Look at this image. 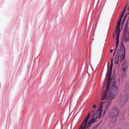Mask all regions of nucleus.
Masks as SVG:
<instances>
[{
  "mask_svg": "<svg viewBox=\"0 0 129 129\" xmlns=\"http://www.w3.org/2000/svg\"><path fill=\"white\" fill-rule=\"evenodd\" d=\"M127 65L125 63H123L121 66V70L122 71V74L123 75H124L125 73V71L126 70Z\"/></svg>",
  "mask_w": 129,
  "mask_h": 129,
  "instance_id": "6e6552de",
  "label": "nucleus"
},
{
  "mask_svg": "<svg viewBox=\"0 0 129 129\" xmlns=\"http://www.w3.org/2000/svg\"><path fill=\"white\" fill-rule=\"evenodd\" d=\"M125 50L122 43H121L120 48L117 51L115 59V63L120 64L125 58Z\"/></svg>",
  "mask_w": 129,
  "mask_h": 129,
  "instance_id": "7ed1b4c3",
  "label": "nucleus"
},
{
  "mask_svg": "<svg viewBox=\"0 0 129 129\" xmlns=\"http://www.w3.org/2000/svg\"><path fill=\"white\" fill-rule=\"evenodd\" d=\"M104 102H101L99 105V108L98 110L96 111L93 114L91 119L88 122L87 125V122L90 116V112L85 117L82 123L80 125L79 129H85L88 128L91 124L96 121L98 118H100L101 115V109L103 107V105Z\"/></svg>",
  "mask_w": 129,
  "mask_h": 129,
  "instance_id": "f257e3e1",
  "label": "nucleus"
},
{
  "mask_svg": "<svg viewBox=\"0 0 129 129\" xmlns=\"http://www.w3.org/2000/svg\"><path fill=\"white\" fill-rule=\"evenodd\" d=\"M126 7H125L124 8V9H123V12H122V14H124V12L125 11V9H126Z\"/></svg>",
  "mask_w": 129,
  "mask_h": 129,
  "instance_id": "2eb2a0df",
  "label": "nucleus"
},
{
  "mask_svg": "<svg viewBox=\"0 0 129 129\" xmlns=\"http://www.w3.org/2000/svg\"><path fill=\"white\" fill-rule=\"evenodd\" d=\"M123 38L124 42H126L129 41V33L126 24L124 26Z\"/></svg>",
  "mask_w": 129,
  "mask_h": 129,
  "instance_id": "39448f33",
  "label": "nucleus"
},
{
  "mask_svg": "<svg viewBox=\"0 0 129 129\" xmlns=\"http://www.w3.org/2000/svg\"><path fill=\"white\" fill-rule=\"evenodd\" d=\"M110 81H108V80H107V85L106 89V90H108L109 87V86L110 85L109 84Z\"/></svg>",
  "mask_w": 129,
  "mask_h": 129,
  "instance_id": "f8f14e48",
  "label": "nucleus"
},
{
  "mask_svg": "<svg viewBox=\"0 0 129 129\" xmlns=\"http://www.w3.org/2000/svg\"><path fill=\"white\" fill-rule=\"evenodd\" d=\"M117 92V87L115 85V83L114 82L109 91L108 90H106L103 93L101 100H103L106 99V104L108 106L111 104V100L116 97Z\"/></svg>",
  "mask_w": 129,
  "mask_h": 129,
  "instance_id": "f03ea898",
  "label": "nucleus"
},
{
  "mask_svg": "<svg viewBox=\"0 0 129 129\" xmlns=\"http://www.w3.org/2000/svg\"><path fill=\"white\" fill-rule=\"evenodd\" d=\"M127 100V95L125 92H123L121 93L119 98V105L121 107L124 105Z\"/></svg>",
  "mask_w": 129,
  "mask_h": 129,
  "instance_id": "20e7f679",
  "label": "nucleus"
},
{
  "mask_svg": "<svg viewBox=\"0 0 129 129\" xmlns=\"http://www.w3.org/2000/svg\"><path fill=\"white\" fill-rule=\"evenodd\" d=\"M121 22L118 21L117 24L116 25L115 29V33H116V36L117 35L119 37L120 33V30L119 28Z\"/></svg>",
  "mask_w": 129,
  "mask_h": 129,
  "instance_id": "0eeeda50",
  "label": "nucleus"
},
{
  "mask_svg": "<svg viewBox=\"0 0 129 129\" xmlns=\"http://www.w3.org/2000/svg\"><path fill=\"white\" fill-rule=\"evenodd\" d=\"M109 66H108V71L109 72V74L108 76V81H110V80H111V74L112 73V68L111 69V68H110V70L109 71Z\"/></svg>",
  "mask_w": 129,
  "mask_h": 129,
  "instance_id": "1a4fd4ad",
  "label": "nucleus"
},
{
  "mask_svg": "<svg viewBox=\"0 0 129 129\" xmlns=\"http://www.w3.org/2000/svg\"><path fill=\"white\" fill-rule=\"evenodd\" d=\"M113 59H111V66H110V68H111H111H112L113 66Z\"/></svg>",
  "mask_w": 129,
  "mask_h": 129,
  "instance_id": "ddd939ff",
  "label": "nucleus"
},
{
  "mask_svg": "<svg viewBox=\"0 0 129 129\" xmlns=\"http://www.w3.org/2000/svg\"><path fill=\"white\" fill-rule=\"evenodd\" d=\"M128 14V13L127 14H126L124 17L123 18V20L124 21L125 20V19L126 18V17L127 15Z\"/></svg>",
  "mask_w": 129,
  "mask_h": 129,
  "instance_id": "4468645a",
  "label": "nucleus"
},
{
  "mask_svg": "<svg viewBox=\"0 0 129 129\" xmlns=\"http://www.w3.org/2000/svg\"><path fill=\"white\" fill-rule=\"evenodd\" d=\"M113 37L114 38L115 36H114V35H113Z\"/></svg>",
  "mask_w": 129,
  "mask_h": 129,
  "instance_id": "aec40b11",
  "label": "nucleus"
},
{
  "mask_svg": "<svg viewBox=\"0 0 129 129\" xmlns=\"http://www.w3.org/2000/svg\"><path fill=\"white\" fill-rule=\"evenodd\" d=\"M121 19H122L120 18L119 20V21H118L121 22Z\"/></svg>",
  "mask_w": 129,
  "mask_h": 129,
  "instance_id": "a211bd4d",
  "label": "nucleus"
},
{
  "mask_svg": "<svg viewBox=\"0 0 129 129\" xmlns=\"http://www.w3.org/2000/svg\"><path fill=\"white\" fill-rule=\"evenodd\" d=\"M116 48L115 50V51L114 52V53H115V51H116V50L118 46V45L119 44V37L117 35V36H116Z\"/></svg>",
  "mask_w": 129,
  "mask_h": 129,
  "instance_id": "9d476101",
  "label": "nucleus"
},
{
  "mask_svg": "<svg viewBox=\"0 0 129 129\" xmlns=\"http://www.w3.org/2000/svg\"><path fill=\"white\" fill-rule=\"evenodd\" d=\"M96 107V105H94L93 106V108H94V109Z\"/></svg>",
  "mask_w": 129,
  "mask_h": 129,
  "instance_id": "f3484780",
  "label": "nucleus"
},
{
  "mask_svg": "<svg viewBox=\"0 0 129 129\" xmlns=\"http://www.w3.org/2000/svg\"><path fill=\"white\" fill-rule=\"evenodd\" d=\"M117 117H115L114 119H113L112 120V122L114 123H116L117 122Z\"/></svg>",
  "mask_w": 129,
  "mask_h": 129,
  "instance_id": "9b49d317",
  "label": "nucleus"
},
{
  "mask_svg": "<svg viewBox=\"0 0 129 129\" xmlns=\"http://www.w3.org/2000/svg\"><path fill=\"white\" fill-rule=\"evenodd\" d=\"M113 51V49H111V50H110V53H111Z\"/></svg>",
  "mask_w": 129,
  "mask_h": 129,
  "instance_id": "6ab92c4d",
  "label": "nucleus"
},
{
  "mask_svg": "<svg viewBox=\"0 0 129 129\" xmlns=\"http://www.w3.org/2000/svg\"><path fill=\"white\" fill-rule=\"evenodd\" d=\"M109 114L111 116L117 117L119 115V112L117 110L112 108L109 110Z\"/></svg>",
  "mask_w": 129,
  "mask_h": 129,
  "instance_id": "423d86ee",
  "label": "nucleus"
},
{
  "mask_svg": "<svg viewBox=\"0 0 129 129\" xmlns=\"http://www.w3.org/2000/svg\"><path fill=\"white\" fill-rule=\"evenodd\" d=\"M123 15H124L123 14H121V16L120 17V18H121V19H122V17H123Z\"/></svg>",
  "mask_w": 129,
  "mask_h": 129,
  "instance_id": "dca6fc26",
  "label": "nucleus"
}]
</instances>
